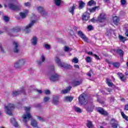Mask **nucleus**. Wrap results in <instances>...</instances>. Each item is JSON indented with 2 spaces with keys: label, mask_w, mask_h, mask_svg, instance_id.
Returning a JSON list of instances; mask_svg holds the SVG:
<instances>
[{
  "label": "nucleus",
  "mask_w": 128,
  "mask_h": 128,
  "mask_svg": "<svg viewBox=\"0 0 128 128\" xmlns=\"http://www.w3.org/2000/svg\"><path fill=\"white\" fill-rule=\"evenodd\" d=\"M24 110L26 113L24 114L22 116L23 118V122L25 123V126H26L27 128H30L26 123L28 122V121L30 120V118H32V116L30 113V107H25Z\"/></svg>",
  "instance_id": "1"
},
{
  "label": "nucleus",
  "mask_w": 128,
  "mask_h": 128,
  "mask_svg": "<svg viewBox=\"0 0 128 128\" xmlns=\"http://www.w3.org/2000/svg\"><path fill=\"white\" fill-rule=\"evenodd\" d=\"M5 112L8 116H12V112L14 110V105L13 104L8 103L6 106H5Z\"/></svg>",
  "instance_id": "2"
},
{
  "label": "nucleus",
  "mask_w": 128,
  "mask_h": 128,
  "mask_svg": "<svg viewBox=\"0 0 128 128\" xmlns=\"http://www.w3.org/2000/svg\"><path fill=\"white\" fill-rule=\"evenodd\" d=\"M26 58H21L17 60L14 64V68H20L24 66L26 64Z\"/></svg>",
  "instance_id": "3"
},
{
  "label": "nucleus",
  "mask_w": 128,
  "mask_h": 128,
  "mask_svg": "<svg viewBox=\"0 0 128 128\" xmlns=\"http://www.w3.org/2000/svg\"><path fill=\"white\" fill-rule=\"evenodd\" d=\"M52 74L50 75V80L51 82H56V80H58V78H60V76L56 74V72H54V67H52Z\"/></svg>",
  "instance_id": "4"
},
{
  "label": "nucleus",
  "mask_w": 128,
  "mask_h": 128,
  "mask_svg": "<svg viewBox=\"0 0 128 128\" xmlns=\"http://www.w3.org/2000/svg\"><path fill=\"white\" fill-rule=\"evenodd\" d=\"M78 102L80 104H88V96L85 94H82L78 97Z\"/></svg>",
  "instance_id": "5"
},
{
  "label": "nucleus",
  "mask_w": 128,
  "mask_h": 128,
  "mask_svg": "<svg viewBox=\"0 0 128 128\" xmlns=\"http://www.w3.org/2000/svg\"><path fill=\"white\" fill-rule=\"evenodd\" d=\"M8 7L10 10H19L20 8H22V6L18 2L16 4L10 3L8 4Z\"/></svg>",
  "instance_id": "6"
},
{
  "label": "nucleus",
  "mask_w": 128,
  "mask_h": 128,
  "mask_svg": "<svg viewBox=\"0 0 128 128\" xmlns=\"http://www.w3.org/2000/svg\"><path fill=\"white\" fill-rule=\"evenodd\" d=\"M36 22V20H32L29 23V24L27 25L25 27L24 32L26 34H28V32H30L31 28L34 26V24Z\"/></svg>",
  "instance_id": "7"
},
{
  "label": "nucleus",
  "mask_w": 128,
  "mask_h": 128,
  "mask_svg": "<svg viewBox=\"0 0 128 128\" xmlns=\"http://www.w3.org/2000/svg\"><path fill=\"white\" fill-rule=\"evenodd\" d=\"M55 62L58 64L59 66H61V68H68L69 65L65 63H62V62H60V60L58 57L56 56L55 58Z\"/></svg>",
  "instance_id": "8"
},
{
  "label": "nucleus",
  "mask_w": 128,
  "mask_h": 128,
  "mask_svg": "<svg viewBox=\"0 0 128 128\" xmlns=\"http://www.w3.org/2000/svg\"><path fill=\"white\" fill-rule=\"evenodd\" d=\"M110 124L112 128H120L118 122L115 119H112L110 120Z\"/></svg>",
  "instance_id": "9"
},
{
  "label": "nucleus",
  "mask_w": 128,
  "mask_h": 128,
  "mask_svg": "<svg viewBox=\"0 0 128 128\" xmlns=\"http://www.w3.org/2000/svg\"><path fill=\"white\" fill-rule=\"evenodd\" d=\"M13 52H14L18 53V52H20V48H18V42H14L13 44Z\"/></svg>",
  "instance_id": "10"
},
{
  "label": "nucleus",
  "mask_w": 128,
  "mask_h": 128,
  "mask_svg": "<svg viewBox=\"0 0 128 128\" xmlns=\"http://www.w3.org/2000/svg\"><path fill=\"white\" fill-rule=\"evenodd\" d=\"M36 10L38 12L40 13V14H42V16H46L48 14L46 12H44V8L42 6L37 7Z\"/></svg>",
  "instance_id": "11"
},
{
  "label": "nucleus",
  "mask_w": 128,
  "mask_h": 128,
  "mask_svg": "<svg viewBox=\"0 0 128 128\" xmlns=\"http://www.w3.org/2000/svg\"><path fill=\"white\" fill-rule=\"evenodd\" d=\"M106 16L104 13H102L100 14V16L98 17V20L100 22H104L106 19Z\"/></svg>",
  "instance_id": "12"
},
{
  "label": "nucleus",
  "mask_w": 128,
  "mask_h": 128,
  "mask_svg": "<svg viewBox=\"0 0 128 128\" xmlns=\"http://www.w3.org/2000/svg\"><path fill=\"white\" fill-rule=\"evenodd\" d=\"M24 94V88H22L20 90L13 92L12 96H18V94Z\"/></svg>",
  "instance_id": "13"
},
{
  "label": "nucleus",
  "mask_w": 128,
  "mask_h": 128,
  "mask_svg": "<svg viewBox=\"0 0 128 128\" xmlns=\"http://www.w3.org/2000/svg\"><path fill=\"white\" fill-rule=\"evenodd\" d=\"M82 20L84 22H87L90 20V14L88 12H86L82 15Z\"/></svg>",
  "instance_id": "14"
},
{
  "label": "nucleus",
  "mask_w": 128,
  "mask_h": 128,
  "mask_svg": "<svg viewBox=\"0 0 128 128\" xmlns=\"http://www.w3.org/2000/svg\"><path fill=\"white\" fill-rule=\"evenodd\" d=\"M78 36H79L81 38H82V40H84V42H88V38H86V35H84V34L82 32L79 31V32H78Z\"/></svg>",
  "instance_id": "15"
},
{
  "label": "nucleus",
  "mask_w": 128,
  "mask_h": 128,
  "mask_svg": "<svg viewBox=\"0 0 128 128\" xmlns=\"http://www.w3.org/2000/svg\"><path fill=\"white\" fill-rule=\"evenodd\" d=\"M97 111L98 112H100V114H103V116H108V112L104 110V109H102V108H98L97 109Z\"/></svg>",
  "instance_id": "16"
},
{
  "label": "nucleus",
  "mask_w": 128,
  "mask_h": 128,
  "mask_svg": "<svg viewBox=\"0 0 128 128\" xmlns=\"http://www.w3.org/2000/svg\"><path fill=\"white\" fill-rule=\"evenodd\" d=\"M59 98L60 97L58 96H54L53 97L52 104H60V101H58Z\"/></svg>",
  "instance_id": "17"
},
{
  "label": "nucleus",
  "mask_w": 128,
  "mask_h": 128,
  "mask_svg": "<svg viewBox=\"0 0 128 128\" xmlns=\"http://www.w3.org/2000/svg\"><path fill=\"white\" fill-rule=\"evenodd\" d=\"M10 122L12 124H13L15 128H18V122L16 120V118H12L10 120Z\"/></svg>",
  "instance_id": "18"
},
{
  "label": "nucleus",
  "mask_w": 128,
  "mask_h": 128,
  "mask_svg": "<svg viewBox=\"0 0 128 128\" xmlns=\"http://www.w3.org/2000/svg\"><path fill=\"white\" fill-rule=\"evenodd\" d=\"M31 126H33V128H40L38 125V122H36V120H31Z\"/></svg>",
  "instance_id": "19"
},
{
  "label": "nucleus",
  "mask_w": 128,
  "mask_h": 128,
  "mask_svg": "<svg viewBox=\"0 0 128 128\" xmlns=\"http://www.w3.org/2000/svg\"><path fill=\"white\" fill-rule=\"evenodd\" d=\"M28 14V10H24V12H20V15L22 18H26Z\"/></svg>",
  "instance_id": "20"
},
{
  "label": "nucleus",
  "mask_w": 128,
  "mask_h": 128,
  "mask_svg": "<svg viewBox=\"0 0 128 128\" xmlns=\"http://www.w3.org/2000/svg\"><path fill=\"white\" fill-rule=\"evenodd\" d=\"M113 22L116 26H118L120 24V18L118 16H114L113 18Z\"/></svg>",
  "instance_id": "21"
},
{
  "label": "nucleus",
  "mask_w": 128,
  "mask_h": 128,
  "mask_svg": "<svg viewBox=\"0 0 128 128\" xmlns=\"http://www.w3.org/2000/svg\"><path fill=\"white\" fill-rule=\"evenodd\" d=\"M31 42L33 46H36V44H38V38L36 36H33L31 40Z\"/></svg>",
  "instance_id": "22"
},
{
  "label": "nucleus",
  "mask_w": 128,
  "mask_h": 128,
  "mask_svg": "<svg viewBox=\"0 0 128 128\" xmlns=\"http://www.w3.org/2000/svg\"><path fill=\"white\" fill-rule=\"evenodd\" d=\"M76 6L73 5L72 6L70 7L68 9V12H70V14H74V10H76Z\"/></svg>",
  "instance_id": "23"
},
{
  "label": "nucleus",
  "mask_w": 128,
  "mask_h": 128,
  "mask_svg": "<svg viewBox=\"0 0 128 128\" xmlns=\"http://www.w3.org/2000/svg\"><path fill=\"white\" fill-rule=\"evenodd\" d=\"M72 89V86H69L68 87H67L66 89L62 90L61 92V94H68L70 90Z\"/></svg>",
  "instance_id": "24"
},
{
  "label": "nucleus",
  "mask_w": 128,
  "mask_h": 128,
  "mask_svg": "<svg viewBox=\"0 0 128 128\" xmlns=\"http://www.w3.org/2000/svg\"><path fill=\"white\" fill-rule=\"evenodd\" d=\"M118 76L120 80L122 82H124V80H126V77L124 76V74H122L120 72H118Z\"/></svg>",
  "instance_id": "25"
},
{
  "label": "nucleus",
  "mask_w": 128,
  "mask_h": 128,
  "mask_svg": "<svg viewBox=\"0 0 128 128\" xmlns=\"http://www.w3.org/2000/svg\"><path fill=\"white\" fill-rule=\"evenodd\" d=\"M79 8L80 10H82V8H84L86 6V3H84L82 1H79Z\"/></svg>",
  "instance_id": "26"
},
{
  "label": "nucleus",
  "mask_w": 128,
  "mask_h": 128,
  "mask_svg": "<svg viewBox=\"0 0 128 128\" xmlns=\"http://www.w3.org/2000/svg\"><path fill=\"white\" fill-rule=\"evenodd\" d=\"M106 82L108 84V86H114V84L112 82V80H110V79L107 78L106 79Z\"/></svg>",
  "instance_id": "27"
},
{
  "label": "nucleus",
  "mask_w": 128,
  "mask_h": 128,
  "mask_svg": "<svg viewBox=\"0 0 128 128\" xmlns=\"http://www.w3.org/2000/svg\"><path fill=\"white\" fill-rule=\"evenodd\" d=\"M74 100V97L66 96L64 98V100L65 102H72Z\"/></svg>",
  "instance_id": "28"
},
{
  "label": "nucleus",
  "mask_w": 128,
  "mask_h": 128,
  "mask_svg": "<svg viewBox=\"0 0 128 128\" xmlns=\"http://www.w3.org/2000/svg\"><path fill=\"white\" fill-rule=\"evenodd\" d=\"M118 38L120 42H124L126 40V38L122 36V35H119L118 36Z\"/></svg>",
  "instance_id": "29"
},
{
  "label": "nucleus",
  "mask_w": 128,
  "mask_h": 128,
  "mask_svg": "<svg viewBox=\"0 0 128 128\" xmlns=\"http://www.w3.org/2000/svg\"><path fill=\"white\" fill-rule=\"evenodd\" d=\"M82 84V81L76 80L72 83L73 86H80Z\"/></svg>",
  "instance_id": "30"
},
{
  "label": "nucleus",
  "mask_w": 128,
  "mask_h": 128,
  "mask_svg": "<svg viewBox=\"0 0 128 128\" xmlns=\"http://www.w3.org/2000/svg\"><path fill=\"white\" fill-rule=\"evenodd\" d=\"M40 60L38 62V64H42V63L44 62V60H46V57H44V55H42L41 56Z\"/></svg>",
  "instance_id": "31"
},
{
  "label": "nucleus",
  "mask_w": 128,
  "mask_h": 128,
  "mask_svg": "<svg viewBox=\"0 0 128 128\" xmlns=\"http://www.w3.org/2000/svg\"><path fill=\"white\" fill-rule=\"evenodd\" d=\"M12 32H20V27H15L12 30Z\"/></svg>",
  "instance_id": "32"
},
{
  "label": "nucleus",
  "mask_w": 128,
  "mask_h": 128,
  "mask_svg": "<svg viewBox=\"0 0 128 128\" xmlns=\"http://www.w3.org/2000/svg\"><path fill=\"white\" fill-rule=\"evenodd\" d=\"M87 126L88 128H94V126L92 124V122L88 120L87 123Z\"/></svg>",
  "instance_id": "33"
},
{
  "label": "nucleus",
  "mask_w": 128,
  "mask_h": 128,
  "mask_svg": "<svg viewBox=\"0 0 128 128\" xmlns=\"http://www.w3.org/2000/svg\"><path fill=\"white\" fill-rule=\"evenodd\" d=\"M116 52L118 54H120V56H124V51L120 49H118L116 50Z\"/></svg>",
  "instance_id": "34"
},
{
  "label": "nucleus",
  "mask_w": 128,
  "mask_h": 128,
  "mask_svg": "<svg viewBox=\"0 0 128 128\" xmlns=\"http://www.w3.org/2000/svg\"><path fill=\"white\" fill-rule=\"evenodd\" d=\"M96 4V2L94 0H90L88 3V5L90 6H94Z\"/></svg>",
  "instance_id": "35"
},
{
  "label": "nucleus",
  "mask_w": 128,
  "mask_h": 128,
  "mask_svg": "<svg viewBox=\"0 0 128 128\" xmlns=\"http://www.w3.org/2000/svg\"><path fill=\"white\" fill-rule=\"evenodd\" d=\"M98 10V6L94 7L91 9H89L90 12H96V10Z\"/></svg>",
  "instance_id": "36"
},
{
  "label": "nucleus",
  "mask_w": 128,
  "mask_h": 128,
  "mask_svg": "<svg viewBox=\"0 0 128 128\" xmlns=\"http://www.w3.org/2000/svg\"><path fill=\"white\" fill-rule=\"evenodd\" d=\"M113 66L114 68H120V62H115L112 63Z\"/></svg>",
  "instance_id": "37"
},
{
  "label": "nucleus",
  "mask_w": 128,
  "mask_h": 128,
  "mask_svg": "<svg viewBox=\"0 0 128 128\" xmlns=\"http://www.w3.org/2000/svg\"><path fill=\"white\" fill-rule=\"evenodd\" d=\"M74 110L76 112H78V114H80L82 112V109L78 107H74Z\"/></svg>",
  "instance_id": "38"
},
{
  "label": "nucleus",
  "mask_w": 128,
  "mask_h": 128,
  "mask_svg": "<svg viewBox=\"0 0 128 128\" xmlns=\"http://www.w3.org/2000/svg\"><path fill=\"white\" fill-rule=\"evenodd\" d=\"M54 2L56 6H60V4H62V0H54Z\"/></svg>",
  "instance_id": "39"
},
{
  "label": "nucleus",
  "mask_w": 128,
  "mask_h": 128,
  "mask_svg": "<svg viewBox=\"0 0 128 128\" xmlns=\"http://www.w3.org/2000/svg\"><path fill=\"white\" fill-rule=\"evenodd\" d=\"M3 20H4L6 22H8L10 20V18L6 16H3Z\"/></svg>",
  "instance_id": "40"
},
{
  "label": "nucleus",
  "mask_w": 128,
  "mask_h": 128,
  "mask_svg": "<svg viewBox=\"0 0 128 128\" xmlns=\"http://www.w3.org/2000/svg\"><path fill=\"white\" fill-rule=\"evenodd\" d=\"M121 114H122L123 118H124V120H128V116H126V114H124V113L122 112H121Z\"/></svg>",
  "instance_id": "41"
},
{
  "label": "nucleus",
  "mask_w": 128,
  "mask_h": 128,
  "mask_svg": "<svg viewBox=\"0 0 128 128\" xmlns=\"http://www.w3.org/2000/svg\"><path fill=\"white\" fill-rule=\"evenodd\" d=\"M72 62L74 64H78V59L76 58H74L72 60Z\"/></svg>",
  "instance_id": "42"
},
{
  "label": "nucleus",
  "mask_w": 128,
  "mask_h": 128,
  "mask_svg": "<svg viewBox=\"0 0 128 128\" xmlns=\"http://www.w3.org/2000/svg\"><path fill=\"white\" fill-rule=\"evenodd\" d=\"M50 98L48 96H46L44 98V102H46L50 100Z\"/></svg>",
  "instance_id": "43"
},
{
  "label": "nucleus",
  "mask_w": 128,
  "mask_h": 128,
  "mask_svg": "<svg viewBox=\"0 0 128 128\" xmlns=\"http://www.w3.org/2000/svg\"><path fill=\"white\" fill-rule=\"evenodd\" d=\"M86 60L87 62H92V59H90V56H87Z\"/></svg>",
  "instance_id": "44"
},
{
  "label": "nucleus",
  "mask_w": 128,
  "mask_h": 128,
  "mask_svg": "<svg viewBox=\"0 0 128 128\" xmlns=\"http://www.w3.org/2000/svg\"><path fill=\"white\" fill-rule=\"evenodd\" d=\"M44 46L46 48V50H50V46L48 44H44Z\"/></svg>",
  "instance_id": "45"
},
{
  "label": "nucleus",
  "mask_w": 128,
  "mask_h": 128,
  "mask_svg": "<svg viewBox=\"0 0 128 128\" xmlns=\"http://www.w3.org/2000/svg\"><path fill=\"white\" fill-rule=\"evenodd\" d=\"M37 118L38 120H40V122H44V119L42 117L38 116Z\"/></svg>",
  "instance_id": "46"
},
{
  "label": "nucleus",
  "mask_w": 128,
  "mask_h": 128,
  "mask_svg": "<svg viewBox=\"0 0 128 128\" xmlns=\"http://www.w3.org/2000/svg\"><path fill=\"white\" fill-rule=\"evenodd\" d=\"M126 4V0H121V4L124 6Z\"/></svg>",
  "instance_id": "47"
},
{
  "label": "nucleus",
  "mask_w": 128,
  "mask_h": 128,
  "mask_svg": "<svg viewBox=\"0 0 128 128\" xmlns=\"http://www.w3.org/2000/svg\"><path fill=\"white\" fill-rule=\"evenodd\" d=\"M24 6H30V2H27L24 4Z\"/></svg>",
  "instance_id": "48"
},
{
  "label": "nucleus",
  "mask_w": 128,
  "mask_h": 128,
  "mask_svg": "<svg viewBox=\"0 0 128 128\" xmlns=\"http://www.w3.org/2000/svg\"><path fill=\"white\" fill-rule=\"evenodd\" d=\"M64 52H68V50H70V47L66 46L64 48Z\"/></svg>",
  "instance_id": "49"
},
{
  "label": "nucleus",
  "mask_w": 128,
  "mask_h": 128,
  "mask_svg": "<svg viewBox=\"0 0 128 128\" xmlns=\"http://www.w3.org/2000/svg\"><path fill=\"white\" fill-rule=\"evenodd\" d=\"M45 94L48 96V94H50V91L48 90H45Z\"/></svg>",
  "instance_id": "50"
},
{
  "label": "nucleus",
  "mask_w": 128,
  "mask_h": 128,
  "mask_svg": "<svg viewBox=\"0 0 128 128\" xmlns=\"http://www.w3.org/2000/svg\"><path fill=\"white\" fill-rule=\"evenodd\" d=\"M93 56H94L96 60H100V57H98V55L94 54L93 55Z\"/></svg>",
  "instance_id": "51"
},
{
  "label": "nucleus",
  "mask_w": 128,
  "mask_h": 128,
  "mask_svg": "<svg viewBox=\"0 0 128 128\" xmlns=\"http://www.w3.org/2000/svg\"><path fill=\"white\" fill-rule=\"evenodd\" d=\"M88 30H92V25H89L88 26Z\"/></svg>",
  "instance_id": "52"
},
{
  "label": "nucleus",
  "mask_w": 128,
  "mask_h": 128,
  "mask_svg": "<svg viewBox=\"0 0 128 128\" xmlns=\"http://www.w3.org/2000/svg\"><path fill=\"white\" fill-rule=\"evenodd\" d=\"M0 49L2 52H4V48H2V44H0Z\"/></svg>",
  "instance_id": "53"
},
{
  "label": "nucleus",
  "mask_w": 128,
  "mask_h": 128,
  "mask_svg": "<svg viewBox=\"0 0 128 128\" xmlns=\"http://www.w3.org/2000/svg\"><path fill=\"white\" fill-rule=\"evenodd\" d=\"M106 92H112V90L110 88H106Z\"/></svg>",
  "instance_id": "54"
},
{
  "label": "nucleus",
  "mask_w": 128,
  "mask_h": 128,
  "mask_svg": "<svg viewBox=\"0 0 128 128\" xmlns=\"http://www.w3.org/2000/svg\"><path fill=\"white\" fill-rule=\"evenodd\" d=\"M90 72H92V71H89V72L87 74V76H90V78L92 76V74H90Z\"/></svg>",
  "instance_id": "55"
},
{
  "label": "nucleus",
  "mask_w": 128,
  "mask_h": 128,
  "mask_svg": "<svg viewBox=\"0 0 128 128\" xmlns=\"http://www.w3.org/2000/svg\"><path fill=\"white\" fill-rule=\"evenodd\" d=\"M88 54H91V56H94V54H92V52H88Z\"/></svg>",
  "instance_id": "56"
},
{
  "label": "nucleus",
  "mask_w": 128,
  "mask_h": 128,
  "mask_svg": "<svg viewBox=\"0 0 128 128\" xmlns=\"http://www.w3.org/2000/svg\"><path fill=\"white\" fill-rule=\"evenodd\" d=\"M110 30H107V36H108V34H110Z\"/></svg>",
  "instance_id": "57"
},
{
  "label": "nucleus",
  "mask_w": 128,
  "mask_h": 128,
  "mask_svg": "<svg viewBox=\"0 0 128 128\" xmlns=\"http://www.w3.org/2000/svg\"><path fill=\"white\" fill-rule=\"evenodd\" d=\"M124 110H128V104L126 105Z\"/></svg>",
  "instance_id": "58"
},
{
  "label": "nucleus",
  "mask_w": 128,
  "mask_h": 128,
  "mask_svg": "<svg viewBox=\"0 0 128 128\" xmlns=\"http://www.w3.org/2000/svg\"><path fill=\"white\" fill-rule=\"evenodd\" d=\"M36 92H38V93H39V94H42V90H37Z\"/></svg>",
  "instance_id": "59"
},
{
  "label": "nucleus",
  "mask_w": 128,
  "mask_h": 128,
  "mask_svg": "<svg viewBox=\"0 0 128 128\" xmlns=\"http://www.w3.org/2000/svg\"><path fill=\"white\" fill-rule=\"evenodd\" d=\"M74 68H80V66L78 65H74Z\"/></svg>",
  "instance_id": "60"
},
{
  "label": "nucleus",
  "mask_w": 128,
  "mask_h": 128,
  "mask_svg": "<svg viewBox=\"0 0 128 128\" xmlns=\"http://www.w3.org/2000/svg\"><path fill=\"white\" fill-rule=\"evenodd\" d=\"M91 22H96V20L92 18V19H91Z\"/></svg>",
  "instance_id": "61"
},
{
  "label": "nucleus",
  "mask_w": 128,
  "mask_h": 128,
  "mask_svg": "<svg viewBox=\"0 0 128 128\" xmlns=\"http://www.w3.org/2000/svg\"><path fill=\"white\" fill-rule=\"evenodd\" d=\"M125 34H126V36H128V30H126V33H125Z\"/></svg>",
  "instance_id": "62"
},
{
  "label": "nucleus",
  "mask_w": 128,
  "mask_h": 128,
  "mask_svg": "<svg viewBox=\"0 0 128 128\" xmlns=\"http://www.w3.org/2000/svg\"><path fill=\"white\" fill-rule=\"evenodd\" d=\"M114 98H111L110 101H111V102H114Z\"/></svg>",
  "instance_id": "63"
},
{
  "label": "nucleus",
  "mask_w": 128,
  "mask_h": 128,
  "mask_svg": "<svg viewBox=\"0 0 128 128\" xmlns=\"http://www.w3.org/2000/svg\"><path fill=\"white\" fill-rule=\"evenodd\" d=\"M85 108H86V110L88 112H89L90 110H88V106H85Z\"/></svg>",
  "instance_id": "64"
}]
</instances>
